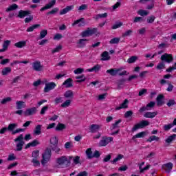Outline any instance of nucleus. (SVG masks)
<instances>
[{"label": "nucleus", "mask_w": 176, "mask_h": 176, "mask_svg": "<svg viewBox=\"0 0 176 176\" xmlns=\"http://www.w3.org/2000/svg\"><path fill=\"white\" fill-rule=\"evenodd\" d=\"M10 72H12V68L8 67H5L2 69L1 74L3 76H6V75H8V74H10Z\"/></svg>", "instance_id": "obj_28"}, {"label": "nucleus", "mask_w": 176, "mask_h": 176, "mask_svg": "<svg viewBox=\"0 0 176 176\" xmlns=\"http://www.w3.org/2000/svg\"><path fill=\"white\" fill-rule=\"evenodd\" d=\"M131 34H133V30H127L126 32H125L124 33H123L122 36L123 37L130 36V35H131Z\"/></svg>", "instance_id": "obj_59"}, {"label": "nucleus", "mask_w": 176, "mask_h": 176, "mask_svg": "<svg viewBox=\"0 0 176 176\" xmlns=\"http://www.w3.org/2000/svg\"><path fill=\"white\" fill-rule=\"evenodd\" d=\"M62 49L63 47L61 45H58L55 49L52 50V53H58V52H60Z\"/></svg>", "instance_id": "obj_61"}, {"label": "nucleus", "mask_w": 176, "mask_h": 176, "mask_svg": "<svg viewBox=\"0 0 176 176\" xmlns=\"http://www.w3.org/2000/svg\"><path fill=\"white\" fill-rule=\"evenodd\" d=\"M41 164L45 166L47 162L50 161V157H52V148H47L45 152L42 154Z\"/></svg>", "instance_id": "obj_2"}, {"label": "nucleus", "mask_w": 176, "mask_h": 176, "mask_svg": "<svg viewBox=\"0 0 176 176\" xmlns=\"http://www.w3.org/2000/svg\"><path fill=\"white\" fill-rule=\"evenodd\" d=\"M173 167H174V164H173V163L171 162L164 164L162 166V168H164L166 173H171V170H173Z\"/></svg>", "instance_id": "obj_11"}, {"label": "nucleus", "mask_w": 176, "mask_h": 176, "mask_svg": "<svg viewBox=\"0 0 176 176\" xmlns=\"http://www.w3.org/2000/svg\"><path fill=\"white\" fill-rule=\"evenodd\" d=\"M101 70V65H96L91 69H87V72H98Z\"/></svg>", "instance_id": "obj_19"}, {"label": "nucleus", "mask_w": 176, "mask_h": 176, "mask_svg": "<svg viewBox=\"0 0 176 176\" xmlns=\"http://www.w3.org/2000/svg\"><path fill=\"white\" fill-rule=\"evenodd\" d=\"M119 42H120V38L116 37L110 40L109 43L110 45H118Z\"/></svg>", "instance_id": "obj_35"}, {"label": "nucleus", "mask_w": 176, "mask_h": 176, "mask_svg": "<svg viewBox=\"0 0 176 176\" xmlns=\"http://www.w3.org/2000/svg\"><path fill=\"white\" fill-rule=\"evenodd\" d=\"M122 122V120H117L114 124H112L110 129L111 131H113V130H116V129H119V123Z\"/></svg>", "instance_id": "obj_27"}, {"label": "nucleus", "mask_w": 176, "mask_h": 176, "mask_svg": "<svg viewBox=\"0 0 176 176\" xmlns=\"http://www.w3.org/2000/svg\"><path fill=\"white\" fill-rule=\"evenodd\" d=\"M54 87H56L55 82H51L49 83H46L45 87L44 88V92L49 93V91H50V90H53V89H54Z\"/></svg>", "instance_id": "obj_9"}, {"label": "nucleus", "mask_w": 176, "mask_h": 176, "mask_svg": "<svg viewBox=\"0 0 176 176\" xmlns=\"http://www.w3.org/2000/svg\"><path fill=\"white\" fill-rule=\"evenodd\" d=\"M137 60H138V56H131L129 58H128L127 63H128V64H133V63H135V61H137Z\"/></svg>", "instance_id": "obj_33"}, {"label": "nucleus", "mask_w": 176, "mask_h": 176, "mask_svg": "<svg viewBox=\"0 0 176 176\" xmlns=\"http://www.w3.org/2000/svg\"><path fill=\"white\" fill-rule=\"evenodd\" d=\"M157 69H164L166 68V65L164 64V62H160L158 63V65L156 67Z\"/></svg>", "instance_id": "obj_48"}, {"label": "nucleus", "mask_w": 176, "mask_h": 176, "mask_svg": "<svg viewBox=\"0 0 176 176\" xmlns=\"http://www.w3.org/2000/svg\"><path fill=\"white\" fill-rule=\"evenodd\" d=\"M28 14H31V11L20 10L17 17L19 19H24L25 16H28Z\"/></svg>", "instance_id": "obj_15"}, {"label": "nucleus", "mask_w": 176, "mask_h": 176, "mask_svg": "<svg viewBox=\"0 0 176 176\" xmlns=\"http://www.w3.org/2000/svg\"><path fill=\"white\" fill-rule=\"evenodd\" d=\"M155 16L152 15L151 16H149L148 19H147V23L148 24H152V23H153V21H155Z\"/></svg>", "instance_id": "obj_60"}, {"label": "nucleus", "mask_w": 176, "mask_h": 176, "mask_svg": "<svg viewBox=\"0 0 176 176\" xmlns=\"http://www.w3.org/2000/svg\"><path fill=\"white\" fill-rule=\"evenodd\" d=\"M172 127H174V125L172 124H165L163 126V130L164 131H168V130H170Z\"/></svg>", "instance_id": "obj_50"}, {"label": "nucleus", "mask_w": 176, "mask_h": 176, "mask_svg": "<svg viewBox=\"0 0 176 176\" xmlns=\"http://www.w3.org/2000/svg\"><path fill=\"white\" fill-rule=\"evenodd\" d=\"M19 8V6L17 4H12L8 8L6 9V12H10L12 10H16Z\"/></svg>", "instance_id": "obj_46"}, {"label": "nucleus", "mask_w": 176, "mask_h": 176, "mask_svg": "<svg viewBox=\"0 0 176 176\" xmlns=\"http://www.w3.org/2000/svg\"><path fill=\"white\" fill-rule=\"evenodd\" d=\"M124 156L122 154L118 155L114 160L111 161V163L113 164H115V163H117V162H119V160H122Z\"/></svg>", "instance_id": "obj_36"}, {"label": "nucleus", "mask_w": 176, "mask_h": 176, "mask_svg": "<svg viewBox=\"0 0 176 176\" xmlns=\"http://www.w3.org/2000/svg\"><path fill=\"white\" fill-rule=\"evenodd\" d=\"M72 9H74V6H67L65 8L60 10V15L67 14V13H68V12H71Z\"/></svg>", "instance_id": "obj_20"}, {"label": "nucleus", "mask_w": 176, "mask_h": 176, "mask_svg": "<svg viewBox=\"0 0 176 176\" xmlns=\"http://www.w3.org/2000/svg\"><path fill=\"white\" fill-rule=\"evenodd\" d=\"M65 98H72L74 97V92L71 90L66 91L64 94Z\"/></svg>", "instance_id": "obj_29"}, {"label": "nucleus", "mask_w": 176, "mask_h": 176, "mask_svg": "<svg viewBox=\"0 0 176 176\" xmlns=\"http://www.w3.org/2000/svg\"><path fill=\"white\" fill-rule=\"evenodd\" d=\"M86 155L88 159H93V151H91V148H87L86 151Z\"/></svg>", "instance_id": "obj_43"}, {"label": "nucleus", "mask_w": 176, "mask_h": 176, "mask_svg": "<svg viewBox=\"0 0 176 176\" xmlns=\"http://www.w3.org/2000/svg\"><path fill=\"white\" fill-rule=\"evenodd\" d=\"M50 146H54L58 144V140L57 139V137L54 136L50 139Z\"/></svg>", "instance_id": "obj_30"}, {"label": "nucleus", "mask_w": 176, "mask_h": 176, "mask_svg": "<svg viewBox=\"0 0 176 176\" xmlns=\"http://www.w3.org/2000/svg\"><path fill=\"white\" fill-rule=\"evenodd\" d=\"M32 163H33L34 166H41V162L38 160V158H33L32 160Z\"/></svg>", "instance_id": "obj_54"}, {"label": "nucleus", "mask_w": 176, "mask_h": 176, "mask_svg": "<svg viewBox=\"0 0 176 176\" xmlns=\"http://www.w3.org/2000/svg\"><path fill=\"white\" fill-rule=\"evenodd\" d=\"M159 140H160L159 137L156 135H152L148 138V139L147 140V142H152V141H159Z\"/></svg>", "instance_id": "obj_42"}, {"label": "nucleus", "mask_w": 176, "mask_h": 176, "mask_svg": "<svg viewBox=\"0 0 176 176\" xmlns=\"http://www.w3.org/2000/svg\"><path fill=\"white\" fill-rule=\"evenodd\" d=\"M157 107H162L164 104V96L160 94L156 98Z\"/></svg>", "instance_id": "obj_13"}, {"label": "nucleus", "mask_w": 176, "mask_h": 176, "mask_svg": "<svg viewBox=\"0 0 176 176\" xmlns=\"http://www.w3.org/2000/svg\"><path fill=\"white\" fill-rule=\"evenodd\" d=\"M16 127H17V124L16 123L9 124L7 129L8 130V131H13V130H14Z\"/></svg>", "instance_id": "obj_41"}, {"label": "nucleus", "mask_w": 176, "mask_h": 176, "mask_svg": "<svg viewBox=\"0 0 176 176\" xmlns=\"http://www.w3.org/2000/svg\"><path fill=\"white\" fill-rule=\"evenodd\" d=\"M124 84V80H120L117 82L118 89H120L123 87V85Z\"/></svg>", "instance_id": "obj_55"}, {"label": "nucleus", "mask_w": 176, "mask_h": 176, "mask_svg": "<svg viewBox=\"0 0 176 176\" xmlns=\"http://www.w3.org/2000/svg\"><path fill=\"white\" fill-rule=\"evenodd\" d=\"M47 109H49V106H44L40 112V115H45V113H46V111H47Z\"/></svg>", "instance_id": "obj_57"}, {"label": "nucleus", "mask_w": 176, "mask_h": 176, "mask_svg": "<svg viewBox=\"0 0 176 176\" xmlns=\"http://www.w3.org/2000/svg\"><path fill=\"white\" fill-rule=\"evenodd\" d=\"M8 162H13V160H16V156H14V154H10L8 155V157L7 159Z\"/></svg>", "instance_id": "obj_56"}, {"label": "nucleus", "mask_w": 176, "mask_h": 176, "mask_svg": "<svg viewBox=\"0 0 176 176\" xmlns=\"http://www.w3.org/2000/svg\"><path fill=\"white\" fill-rule=\"evenodd\" d=\"M101 61H108V60H111V56H109V54L107 51L101 54Z\"/></svg>", "instance_id": "obj_21"}, {"label": "nucleus", "mask_w": 176, "mask_h": 176, "mask_svg": "<svg viewBox=\"0 0 176 176\" xmlns=\"http://www.w3.org/2000/svg\"><path fill=\"white\" fill-rule=\"evenodd\" d=\"M9 45H10V41L6 40L4 41V43L3 44V47L6 50V49H8V47H9Z\"/></svg>", "instance_id": "obj_58"}, {"label": "nucleus", "mask_w": 176, "mask_h": 176, "mask_svg": "<svg viewBox=\"0 0 176 176\" xmlns=\"http://www.w3.org/2000/svg\"><path fill=\"white\" fill-rule=\"evenodd\" d=\"M80 161V157H79V156H76L73 159V162H74V164H79Z\"/></svg>", "instance_id": "obj_62"}, {"label": "nucleus", "mask_w": 176, "mask_h": 176, "mask_svg": "<svg viewBox=\"0 0 176 176\" xmlns=\"http://www.w3.org/2000/svg\"><path fill=\"white\" fill-rule=\"evenodd\" d=\"M100 129H101V126L98 124H91L89 127L91 133H97Z\"/></svg>", "instance_id": "obj_18"}, {"label": "nucleus", "mask_w": 176, "mask_h": 176, "mask_svg": "<svg viewBox=\"0 0 176 176\" xmlns=\"http://www.w3.org/2000/svg\"><path fill=\"white\" fill-rule=\"evenodd\" d=\"M113 141V138L112 137H103L102 140L99 142V146H107L109 142H112Z\"/></svg>", "instance_id": "obj_7"}, {"label": "nucleus", "mask_w": 176, "mask_h": 176, "mask_svg": "<svg viewBox=\"0 0 176 176\" xmlns=\"http://www.w3.org/2000/svg\"><path fill=\"white\" fill-rule=\"evenodd\" d=\"M27 45V41H19L14 44L15 47H18V49H21L22 47H24Z\"/></svg>", "instance_id": "obj_24"}, {"label": "nucleus", "mask_w": 176, "mask_h": 176, "mask_svg": "<svg viewBox=\"0 0 176 176\" xmlns=\"http://www.w3.org/2000/svg\"><path fill=\"white\" fill-rule=\"evenodd\" d=\"M47 35V30H41L40 32V36H39V39H43Z\"/></svg>", "instance_id": "obj_45"}, {"label": "nucleus", "mask_w": 176, "mask_h": 176, "mask_svg": "<svg viewBox=\"0 0 176 176\" xmlns=\"http://www.w3.org/2000/svg\"><path fill=\"white\" fill-rule=\"evenodd\" d=\"M106 17H108V13L105 12L104 14H97L95 17L96 20H98V19H106Z\"/></svg>", "instance_id": "obj_40"}, {"label": "nucleus", "mask_w": 176, "mask_h": 176, "mask_svg": "<svg viewBox=\"0 0 176 176\" xmlns=\"http://www.w3.org/2000/svg\"><path fill=\"white\" fill-rule=\"evenodd\" d=\"M56 5V0H52L50 3H47L45 5V7H43L40 11L41 12H43L45 10H47V9H50L52 8H53V6H54Z\"/></svg>", "instance_id": "obj_12"}, {"label": "nucleus", "mask_w": 176, "mask_h": 176, "mask_svg": "<svg viewBox=\"0 0 176 176\" xmlns=\"http://www.w3.org/2000/svg\"><path fill=\"white\" fill-rule=\"evenodd\" d=\"M138 14L140 16H148L149 14V12L144 10H140L138 11Z\"/></svg>", "instance_id": "obj_52"}, {"label": "nucleus", "mask_w": 176, "mask_h": 176, "mask_svg": "<svg viewBox=\"0 0 176 176\" xmlns=\"http://www.w3.org/2000/svg\"><path fill=\"white\" fill-rule=\"evenodd\" d=\"M34 133L35 135H41V134H42V125H36L34 130Z\"/></svg>", "instance_id": "obj_23"}, {"label": "nucleus", "mask_w": 176, "mask_h": 176, "mask_svg": "<svg viewBox=\"0 0 176 176\" xmlns=\"http://www.w3.org/2000/svg\"><path fill=\"white\" fill-rule=\"evenodd\" d=\"M85 42H87V39H80L78 42L79 47H83L86 45Z\"/></svg>", "instance_id": "obj_53"}, {"label": "nucleus", "mask_w": 176, "mask_h": 176, "mask_svg": "<svg viewBox=\"0 0 176 176\" xmlns=\"http://www.w3.org/2000/svg\"><path fill=\"white\" fill-rule=\"evenodd\" d=\"M157 115V111H154V112H146V113L144 114V118H147L148 119H153L155 116Z\"/></svg>", "instance_id": "obj_22"}, {"label": "nucleus", "mask_w": 176, "mask_h": 176, "mask_svg": "<svg viewBox=\"0 0 176 176\" xmlns=\"http://www.w3.org/2000/svg\"><path fill=\"white\" fill-rule=\"evenodd\" d=\"M145 135H146V132L145 131L140 132L138 134L133 135L132 137V140H135V138H144Z\"/></svg>", "instance_id": "obj_25"}, {"label": "nucleus", "mask_w": 176, "mask_h": 176, "mask_svg": "<svg viewBox=\"0 0 176 176\" xmlns=\"http://www.w3.org/2000/svg\"><path fill=\"white\" fill-rule=\"evenodd\" d=\"M50 148H51L52 151H54V152H55V153H57L58 155L60 154L61 149H60V148H58V146H57V145L50 146Z\"/></svg>", "instance_id": "obj_39"}, {"label": "nucleus", "mask_w": 176, "mask_h": 176, "mask_svg": "<svg viewBox=\"0 0 176 176\" xmlns=\"http://www.w3.org/2000/svg\"><path fill=\"white\" fill-rule=\"evenodd\" d=\"M32 157H34L33 159H38L39 157V150L34 151L32 153Z\"/></svg>", "instance_id": "obj_49"}, {"label": "nucleus", "mask_w": 176, "mask_h": 176, "mask_svg": "<svg viewBox=\"0 0 176 176\" xmlns=\"http://www.w3.org/2000/svg\"><path fill=\"white\" fill-rule=\"evenodd\" d=\"M65 124L58 123L55 129L56 131H63V130H65Z\"/></svg>", "instance_id": "obj_34"}, {"label": "nucleus", "mask_w": 176, "mask_h": 176, "mask_svg": "<svg viewBox=\"0 0 176 176\" xmlns=\"http://www.w3.org/2000/svg\"><path fill=\"white\" fill-rule=\"evenodd\" d=\"M129 100L125 99L124 102L120 104V106L116 107V111H119L120 109H124L129 107Z\"/></svg>", "instance_id": "obj_14"}, {"label": "nucleus", "mask_w": 176, "mask_h": 176, "mask_svg": "<svg viewBox=\"0 0 176 176\" xmlns=\"http://www.w3.org/2000/svg\"><path fill=\"white\" fill-rule=\"evenodd\" d=\"M122 69H123V68H119L117 69H110L109 70H107V74H110V75H111V76H115L118 74V72H120V71H122Z\"/></svg>", "instance_id": "obj_16"}, {"label": "nucleus", "mask_w": 176, "mask_h": 176, "mask_svg": "<svg viewBox=\"0 0 176 176\" xmlns=\"http://www.w3.org/2000/svg\"><path fill=\"white\" fill-rule=\"evenodd\" d=\"M176 138V135L175 134H173L170 136H169L166 140V142L167 144H170V142H173V141H174V140H175Z\"/></svg>", "instance_id": "obj_37"}, {"label": "nucleus", "mask_w": 176, "mask_h": 176, "mask_svg": "<svg viewBox=\"0 0 176 176\" xmlns=\"http://www.w3.org/2000/svg\"><path fill=\"white\" fill-rule=\"evenodd\" d=\"M76 79H78L76 82V83H82V82H85L86 80V77L85 75L77 76H76Z\"/></svg>", "instance_id": "obj_31"}, {"label": "nucleus", "mask_w": 176, "mask_h": 176, "mask_svg": "<svg viewBox=\"0 0 176 176\" xmlns=\"http://www.w3.org/2000/svg\"><path fill=\"white\" fill-rule=\"evenodd\" d=\"M32 68L36 72H42L43 71V65L40 60H35L32 63Z\"/></svg>", "instance_id": "obj_5"}, {"label": "nucleus", "mask_w": 176, "mask_h": 176, "mask_svg": "<svg viewBox=\"0 0 176 176\" xmlns=\"http://www.w3.org/2000/svg\"><path fill=\"white\" fill-rule=\"evenodd\" d=\"M155 105H156V102L153 101L150 102L148 104H146L147 109H148V111H151V109L155 107Z\"/></svg>", "instance_id": "obj_51"}, {"label": "nucleus", "mask_w": 176, "mask_h": 176, "mask_svg": "<svg viewBox=\"0 0 176 176\" xmlns=\"http://www.w3.org/2000/svg\"><path fill=\"white\" fill-rule=\"evenodd\" d=\"M57 12H58V8H55L52 10L47 12V14H56V13H57Z\"/></svg>", "instance_id": "obj_63"}, {"label": "nucleus", "mask_w": 176, "mask_h": 176, "mask_svg": "<svg viewBox=\"0 0 176 176\" xmlns=\"http://www.w3.org/2000/svg\"><path fill=\"white\" fill-rule=\"evenodd\" d=\"M146 126H149V122L147 120H142L133 126L132 132L134 133V131H137V130L140 129H144V127H146Z\"/></svg>", "instance_id": "obj_6"}, {"label": "nucleus", "mask_w": 176, "mask_h": 176, "mask_svg": "<svg viewBox=\"0 0 176 176\" xmlns=\"http://www.w3.org/2000/svg\"><path fill=\"white\" fill-rule=\"evenodd\" d=\"M173 60L174 58H173L172 54L165 53L161 56V60L164 61V63H167L168 64L173 63Z\"/></svg>", "instance_id": "obj_8"}, {"label": "nucleus", "mask_w": 176, "mask_h": 176, "mask_svg": "<svg viewBox=\"0 0 176 176\" xmlns=\"http://www.w3.org/2000/svg\"><path fill=\"white\" fill-rule=\"evenodd\" d=\"M97 31H98L97 28H87L86 30L83 31L81 33V36L82 38H85L87 36H91V35H94V34H97Z\"/></svg>", "instance_id": "obj_4"}, {"label": "nucleus", "mask_w": 176, "mask_h": 176, "mask_svg": "<svg viewBox=\"0 0 176 176\" xmlns=\"http://www.w3.org/2000/svg\"><path fill=\"white\" fill-rule=\"evenodd\" d=\"M24 135L23 134H21L19 136H18L16 139L14 140V142H18L16 144V152H20L21 151H23V146H24Z\"/></svg>", "instance_id": "obj_3"}, {"label": "nucleus", "mask_w": 176, "mask_h": 176, "mask_svg": "<svg viewBox=\"0 0 176 176\" xmlns=\"http://www.w3.org/2000/svg\"><path fill=\"white\" fill-rule=\"evenodd\" d=\"M63 86H65L67 88L72 87V78H68L63 83Z\"/></svg>", "instance_id": "obj_26"}, {"label": "nucleus", "mask_w": 176, "mask_h": 176, "mask_svg": "<svg viewBox=\"0 0 176 176\" xmlns=\"http://www.w3.org/2000/svg\"><path fill=\"white\" fill-rule=\"evenodd\" d=\"M87 9V6L86 4H82L78 8V10L82 12V10H86Z\"/></svg>", "instance_id": "obj_64"}, {"label": "nucleus", "mask_w": 176, "mask_h": 176, "mask_svg": "<svg viewBox=\"0 0 176 176\" xmlns=\"http://www.w3.org/2000/svg\"><path fill=\"white\" fill-rule=\"evenodd\" d=\"M36 113V108L32 107L26 109L24 112L25 116H32V115H35Z\"/></svg>", "instance_id": "obj_10"}, {"label": "nucleus", "mask_w": 176, "mask_h": 176, "mask_svg": "<svg viewBox=\"0 0 176 176\" xmlns=\"http://www.w3.org/2000/svg\"><path fill=\"white\" fill-rule=\"evenodd\" d=\"M74 159V157H67V156H61L56 159V163L60 167H69V164H71V160Z\"/></svg>", "instance_id": "obj_1"}, {"label": "nucleus", "mask_w": 176, "mask_h": 176, "mask_svg": "<svg viewBox=\"0 0 176 176\" xmlns=\"http://www.w3.org/2000/svg\"><path fill=\"white\" fill-rule=\"evenodd\" d=\"M39 27H41V25L40 24H35V25H33L30 27H29L26 31L27 32H32V31H34V30H36V28H39Z\"/></svg>", "instance_id": "obj_32"}, {"label": "nucleus", "mask_w": 176, "mask_h": 176, "mask_svg": "<svg viewBox=\"0 0 176 176\" xmlns=\"http://www.w3.org/2000/svg\"><path fill=\"white\" fill-rule=\"evenodd\" d=\"M85 18H80V19L76 20L74 23H72V26L76 25L78 24V27H85Z\"/></svg>", "instance_id": "obj_17"}, {"label": "nucleus", "mask_w": 176, "mask_h": 176, "mask_svg": "<svg viewBox=\"0 0 176 176\" xmlns=\"http://www.w3.org/2000/svg\"><path fill=\"white\" fill-rule=\"evenodd\" d=\"M16 109H21L22 108H24V102L16 101Z\"/></svg>", "instance_id": "obj_44"}, {"label": "nucleus", "mask_w": 176, "mask_h": 176, "mask_svg": "<svg viewBox=\"0 0 176 176\" xmlns=\"http://www.w3.org/2000/svg\"><path fill=\"white\" fill-rule=\"evenodd\" d=\"M71 105V100H65L63 104H60L61 108H68Z\"/></svg>", "instance_id": "obj_38"}, {"label": "nucleus", "mask_w": 176, "mask_h": 176, "mask_svg": "<svg viewBox=\"0 0 176 176\" xmlns=\"http://www.w3.org/2000/svg\"><path fill=\"white\" fill-rule=\"evenodd\" d=\"M10 101H12V98L7 97L1 100V104H2L3 105H5V104H8V102H10Z\"/></svg>", "instance_id": "obj_47"}]
</instances>
